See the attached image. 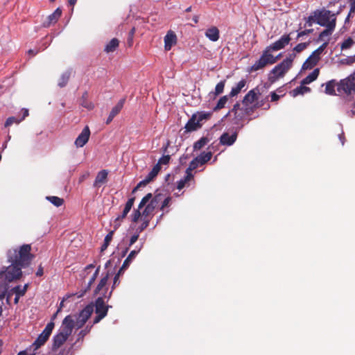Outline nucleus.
I'll use <instances>...</instances> for the list:
<instances>
[{"label":"nucleus","instance_id":"obj_45","mask_svg":"<svg viewBox=\"0 0 355 355\" xmlns=\"http://www.w3.org/2000/svg\"><path fill=\"white\" fill-rule=\"evenodd\" d=\"M316 19H317V17L315 16V14H313V12H312V15H311L310 16H309L307 17H304V20H305L304 27L312 26L313 23H316Z\"/></svg>","mask_w":355,"mask_h":355},{"label":"nucleus","instance_id":"obj_51","mask_svg":"<svg viewBox=\"0 0 355 355\" xmlns=\"http://www.w3.org/2000/svg\"><path fill=\"white\" fill-rule=\"evenodd\" d=\"M354 44V41L352 40V38L348 37L347 39L345 40L341 44V49H348L351 48Z\"/></svg>","mask_w":355,"mask_h":355},{"label":"nucleus","instance_id":"obj_52","mask_svg":"<svg viewBox=\"0 0 355 355\" xmlns=\"http://www.w3.org/2000/svg\"><path fill=\"white\" fill-rule=\"evenodd\" d=\"M152 198V193H149L146 194L141 200L140 203L139 204V209H142L144 206L147 205V203L150 201V200Z\"/></svg>","mask_w":355,"mask_h":355},{"label":"nucleus","instance_id":"obj_54","mask_svg":"<svg viewBox=\"0 0 355 355\" xmlns=\"http://www.w3.org/2000/svg\"><path fill=\"white\" fill-rule=\"evenodd\" d=\"M161 198H162V194L159 193V194L155 195L154 196V198L152 197L148 205L153 206V208L155 209L156 207L157 206L159 200H161Z\"/></svg>","mask_w":355,"mask_h":355},{"label":"nucleus","instance_id":"obj_62","mask_svg":"<svg viewBox=\"0 0 355 355\" xmlns=\"http://www.w3.org/2000/svg\"><path fill=\"white\" fill-rule=\"evenodd\" d=\"M138 238H139V234L132 235L130 239V243H129L128 247L130 248L131 245H132L138 240Z\"/></svg>","mask_w":355,"mask_h":355},{"label":"nucleus","instance_id":"obj_39","mask_svg":"<svg viewBox=\"0 0 355 355\" xmlns=\"http://www.w3.org/2000/svg\"><path fill=\"white\" fill-rule=\"evenodd\" d=\"M125 99H121L117 104L112 109L110 113L114 114L115 116L121 112L122 110L123 105L125 103Z\"/></svg>","mask_w":355,"mask_h":355},{"label":"nucleus","instance_id":"obj_15","mask_svg":"<svg viewBox=\"0 0 355 355\" xmlns=\"http://www.w3.org/2000/svg\"><path fill=\"white\" fill-rule=\"evenodd\" d=\"M202 127V124L197 119V114H193L186 123L184 128L185 132L196 131Z\"/></svg>","mask_w":355,"mask_h":355},{"label":"nucleus","instance_id":"obj_14","mask_svg":"<svg viewBox=\"0 0 355 355\" xmlns=\"http://www.w3.org/2000/svg\"><path fill=\"white\" fill-rule=\"evenodd\" d=\"M69 336V335L62 331L55 335L53 339L52 349L56 350L61 347L66 342Z\"/></svg>","mask_w":355,"mask_h":355},{"label":"nucleus","instance_id":"obj_31","mask_svg":"<svg viewBox=\"0 0 355 355\" xmlns=\"http://www.w3.org/2000/svg\"><path fill=\"white\" fill-rule=\"evenodd\" d=\"M211 152H202L200 155L196 157V161H198L200 165H203L211 159Z\"/></svg>","mask_w":355,"mask_h":355},{"label":"nucleus","instance_id":"obj_23","mask_svg":"<svg viewBox=\"0 0 355 355\" xmlns=\"http://www.w3.org/2000/svg\"><path fill=\"white\" fill-rule=\"evenodd\" d=\"M100 269H101V266H98L96 270L94 271V272L92 274V275L91 276V277L89 278V282L87 283V285L86 286V288H85L84 291H83L81 292V293L78 295V297H83L88 291L90 290L91 288V286L93 284V283L95 282L96 279L97 278V277L99 275V272H100Z\"/></svg>","mask_w":355,"mask_h":355},{"label":"nucleus","instance_id":"obj_6","mask_svg":"<svg viewBox=\"0 0 355 355\" xmlns=\"http://www.w3.org/2000/svg\"><path fill=\"white\" fill-rule=\"evenodd\" d=\"M94 306L96 316L94 319V324L98 323L102 319H103L107 315L108 309L109 308L111 307V306L105 304L103 297H98L95 300L94 307Z\"/></svg>","mask_w":355,"mask_h":355},{"label":"nucleus","instance_id":"obj_49","mask_svg":"<svg viewBox=\"0 0 355 355\" xmlns=\"http://www.w3.org/2000/svg\"><path fill=\"white\" fill-rule=\"evenodd\" d=\"M196 114H197V119L200 123H201V121H202L203 120L209 119L211 115V112H200Z\"/></svg>","mask_w":355,"mask_h":355},{"label":"nucleus","instance_id":"obj_47","mask_svg":"<svg viewBox=\"0 0 355 355\" xmlns=\"http://www.w3.org/2000/svg\"><path fill=\"white\" fill-rule=\"evenodd\" d=\"M310 42H311L309 41L308 42H302V43L297 44L293 48V51H295V53H301L302 51L305 50L309 46Z\"/></svg>","mask_w":355,"mask_h":355},{"label":"nucleus","instance_id":"obj_12","mask_svg":"<svg viewBox=\"0 0 355 355\" xmlns=\"http://www.w3.org/2000/svg\"><path fill=\"white\" fill-rule=\"evenodd\" d=\"M260 94V89L259 87H256L255 88L250 90L244 96L243 99V104L245 105H248L252 104L258 100L259 95Z\"/></svg>","mask_w":355,"mask_h":355},{"label":"nucleus","instance_id":"obj_55","mask_svg":"<svg viewBox=\"0 0 355 355\" xmlns=\"http://www.w3.org/2000/svg\"><path fill=\"white\" fill-rule=\"evenodd\" d=\"M21 121L20 119H18L17 118L15 117V116H10V117H8L6 122H5V127H9L11 125H12L13 123H19Z\"/></svg>","mask_w":355,"mask_h":355},{"label":"nucleus","instance_id":"obj_29","mask_svg":"<svg viewBox=\"0 0 355 355\" xmlns=\"http://www.w3.org/2000/svg\"><path fill=\"white\" fill-rule=\"evenodd\" d=\"M88 93L85 92L80 98V105L89 110H92L94 108V105L92 102L87 100Z\"/></svg>","mask_w":355,"mask_h":355},{"label":"nucleus","instance_id":"obj_7","mask_svg":"<svg viewBox=\"0 0 355 355\" xmlns=\"http://www.w3.org/2000/svg\"><path fill=\"white\" fill-rule=\"evenodd\" d=\"M55 324L53 322H49L45 327L44 329L42 332L37 336L35 342L33 343V346L34 349H37L42 345L45 344V343L49 338L52 331L54 328Z\"/></svg>","mask_w":355,"mask_h":355},{"label":"nucleus","instance_id":"obj_27","mask_svg":"<svg viewBox=\"0 0 355 355\" xmlns=\"http://www.w3.org/2000/svg\"><path fill=\"white\" fill-rule=\"evenodd\" d=\"M246 85V80L245 79H242L240 80L237 85L232 88V90L229 94L230 97H234L236 95H238L242 89Z\"/></svg>","mask_w":355,"mask_h":355},{"label":"nucleus","instance_id":"obj_25","mask_svg":"<svg viewBox=\"0 0 355 355\" xmlns=\"http://www.w3.org/2000/svg\"><path fill=\"white\" fill-rule=\"evenodd\" d=\"M326 28L324 30H323L320 34H319V36L317 39V42H320V41H322V40H324V38L326 37H329L330 36L334 31L335 30V28L336 26H334V24H330L329 26H325Z\"/></svg>","mask_w":355,"mask_h":355},{"label":"nucleus","instance_id":"obj_2","mask_svg":"<svg viewBox=\"0 0 355 355\" xmlns=\"http://www.w3.org/2000/svg\"><path fill=\"white\" fill-rule=\"evenodd\" d=\"M296 57V53H292L284 59L281 63L276 65L270 71L268 76V80L270 83H274L279 78H282L291 68L293 62Z\"/></svg>","mask_w":355,"mask_h":355},{"label":"nucleus","instance_id":"obj_28","mask_svg":"<svg viewBox=\"0 0 355 355\" xmlns=\"http://www.w3.org/2000/svg\"><path fill=\"white\" fill-rule=\"evenodd\" d=\"M71 70H67L62 73L58 80V85L60 87H64L67 85L71 77Z\"/></svg>","mask_w":355,"mask_h":355},{"label":"nucleus","instance_id":"obj_50","mask_svg":"<svg viewBox=\"0 0 355 355\" xmlns=\"http://www.w3.org/2000/svg\"><path fill=\"white\" fill-rule=\"evenodd\" d=\"M200 165V164L198 163V161H196V158L193 159L189 164V167L187 168L186 170V174L189 175V174H192L191 173V171L195 170L196 168H197L198 167V166Z\"/></svg>","mask_w":355,"mask_h":355},{"label":"nucleus","instance_id":"obj_30","mask_svg":"<svg viewBox=\"0 0 355 355\" xmlns=\"http://www.w3.org/2000/svg\"><path fill=\"white\" fill-rule=\"evenodd\" d=\"M319 73V69H315L309 75L302 80V85H308L316 80Z\"/></svg>","mask_w":355,"mask_h":355},{"label":"nucleus","instance_id":"obj_4","mask_svg":"<svg viewBox=\"0 0 355 355\" xmlns=\"http://www.w3.org/2000/svg\"><path fill=\"white\" fill-rule=\"evenodd\" d=\"M337 95H350L355 93V74L341 80L337 84Z\"/></svg>","mask_w":355,"mask_h":355},{"label":"nucleus","instance_id":"obj_35","mask_svg":"<svg viewBox=\"0 0 355 355\" xmlns=\"http://www.w3.org/2000/svg\"><path fill=\"white\" fill-rule=\"evenodd\" d=\"M306 85H301L299 87H297L293 90V96H296L300 94H304L305 93L309 92L311 89L306 86Z\"/></svg>","mask_w":355,"mask_h":355},{"label":"nucleus","instance_id":"obj_3","mask_svg":"<svg viewBox=\"0 0 355 355\" xmlns=\"http://www.w3.org/2000/svg\"><path fill=\"white\" fill-rule=\"evenodd\" d=\"M317 17L316 24L321 26H329L330 24L336 25V14L332 13L331 11L324 8L318 9L313 11Z\"/></svg>","mask_w":355,"mask_h":355},{"label":"nucleus","instance_id":"obj_38","mask_svg":"<svg viewBox=\"0 0 355 355\" xmlns=\"http://www.w3.org/2000/svg\"><path fill=\"white\" fill-rule=\"evenodd\" d=\"M46 200L57 207H60L64 204V200L58 196H47Z\"/></svg>","mask_w":355,"mask_h":355},{"label":"nucleus","instance_id":"obj_8","mask_svg":"<svg viewBox=\"0 0 355 355\" xmlns=\"http://www.w3.org/2000/svg\"><path fill=\"white\" fill-rule=\"evenodd\" d=\"M135 200V197H132V198H130L128 199V200L127 201V202L125 205V207L123 210L122 214L121 215L118 216L114 222V230H117L119 228V227L121 225V221L127 216L128 214L129 213L132 207L134 205Z\"/></svg>","mask_w":355,"mask_h":355},{"label":"nucleus","instance_id":"obj_59","mask_svg":"<svg viewBox=\"0 0 355 355\" xmlns=\"http://www.w3.org/2000/svg\"><path fill=\"white\" fill-rule=\"evenodd\" d=\"M313 32V28H310V29H305L304 31H298L297 32V40L300 39V37L304 36V35H309L310 33H312Z\"/></svg>","mask_w":355,"mask_h":355},{"label":"nucleus","instance_id":"obj_13","mask_svg":"<svg viewBox=\"0 0 355 355\" xmlns=\"http://www.w3.org/2000/svg\"><path fill=\"white\" fill-rule=\"evenodd\" d=\"M74 327L75 321L73 320L72 316L70 315L66 316L62 321L61 331L70 336Z\"/></svg>","mask_w":355,"mask_h":355},{"label":"nucleus","instance_id":"obj_40","mask_svg":"<svg viewBox=\"0 0 355 355\" xmlns=\"http://www.w3.org/2000/svg\"><path fill=\"white\" fill-rule=\"evenodd\" d=\"M209 142V139L207 137H202L198 141H196L193 144V149L200 150Z\"/></svg>","mask_w":355,"mask_h":355},{"label":"nucleus","instance_id":"obj_63","mask_svg":"<svg viewBox=\"0 0 355 355\" xmlns=\"http://www.w3.org/2000/svg\"><path fill=\"white\" fill-rule=\"evenodd\" d=\"M171 200V197L166 198L162 204L161 209H164V207H168Z\"/></svg>","mask_w":355,"mask_h":355},{"label":"nucleus","instance_id":"obj_48","mask_svg":"<svg viewBox=\"0 0 355 355\" xmlns=\"http://www.w3.org/2000/svg\"><path fill=\"white\" fill-rule=\"evenodd\" d=\"M225 80H221L220 82H219L216 85L215 92H214V94L216 96H218L223 92V90L225 88Z\"/></svg>","mask_w":355,"mask_h":355},{"label":"nucleus","instance_id":"obj_10","mask_svg":"<svg viewBox=\"0 0 355 355\" xmlns=\"http://www.w3.org/2000/svg\"><path fill=\"white\" fill-rule=\"evenodd\" d=\"M109 277H110V274L107 272V274L101 279L100 282H98V285L96 286V287L95 288V289L94 291V295L96 296L98 295H102L103 297H107L106 293H107V291L108 289L107 284Z\"/></svg>","mask_w":355,"mask_h":355},{"label":"nucleus","instance_id":"obj_20","mask_svg":"<svg viewBox=\"0 0 355 355\" xmlns=\"http://www.w3.org/2000/svg\"><path fill=\"white\" fill-rule=\"evenodd\" d=\"M205 35L211 42H216L220 37V32L216 26L207 28Z\"/></svg>","mask_w":355,"mask_h":355},{"label":"nucleus","instance_id":"obj_17","mask_svg":"<svg viewBox=\"0 0 355 355\" xmlns=\"http://www.w3.org/2000/svg\"><path fill=\"white\" fill-rule=\"evenodd\" d=\"M237 139V132H234L231 135L227 132H224L220 137V143L224 146H232Z\"/></svg>","mask_w":355,"mask_h":355},{"label":"nucleus","instance_id":"obj_43","mask_svg":"<svg viewBox=\"0 0 355 355\" xmlns=\"http://www.w3.org/2000/svg\"><path fill=\"white\" fill-rule=\"evenodd\" d=\"M328 44H329V40L327 42H324L322 45H320L314 51H313L312 54L313 55H315L316 57H319L320 58L321 54L323 53L324 49L327 47Z\"/></svg>","mask_w":355,"mask_h":355},{"label":"nucleus","instance_id":"obj_19","mask_svg":"<svg viewBox=\"0 0 355 355\" xmlns=\"http://www.w3.org/2000/svg\"><path fill=\"white\" fill-rule=\"evenodd\" d=\"M94 311V304L92 303L87 305L79 313L78 318L82 319L83 322H87Z\"/></svg>","mask_w":355,"mask_h":355},{"label":"nucleus","instance_id":"obj_16","mask_svg":"<svg viewBox=\"0 0 355 355\" xmlns=\"http://www.w3.org/2000/svg\"><path fill=\"white\" fill-rule=\"evenodd\" d=\"M177 43V36L172 31H168L164 37V49L170 51L173 46Z\"/></svg>","mask_w":355,"mask_h":355},{"label":"nucleus","instance_id":"obj_37","mask_svg":"<svg viewBox=\"0 0 355 355\" xmlns=\"http://www.w3.org/2000/svg\"><path fill=\"white\" fill-rule=\"evenodd\" d=\"M161 170V166L155 165L150 172L147 175L146 178L150 182L158 175Z\"/></svg>","mask_w":355,"mask_h":355},{"label":"nucleus","instance_id":"obj_41","mask_svg":"<svg viewBox=\"0 0 355 355\" xmlns=\"http://www.w3.org/2000/svg\"><path fill=\"white\" fill-rule=\"evenodd\" d=\"M28 286V284H25L23 286V288H21L20 286H17L14 287L11 290V291L15 293V294H17V295L24 296L27 291Z\"/></svg>","mask_w":355,"mask_h":355},{"label":"nucleus","instance_id":"obj_44","mask_svg":"<svg viewBox=\"0 0 355 355\" xmlns=\"http://www.w3.org/2000/svg\"><path fill=\"white\" fill-rule=\"evenodd\" d=\"M227 96H223L218 100L216 105L214 108V110L217 111V110H219L225 107V104L227 103Z\"/></svg>","mask_w":355,"mask_h":355},{"label":"nucleus","instance_id":"obj_42","mask_svg":"<svg viewBox=\"0 0 355 355\" xmlns=\"http://www.w3.org/2000/svg\"><path fill=\"white\" fill-rule=\"evenodd\" d=\"M193 178L192 174H186V175L184 177V178L181 179L178 182V187L177 188L179 190H181L185 187V184L187 182L190 181Z\"/></svg>","mask_w":355,"mask_h":355},{"label":"nucleus","instance_id":"obj_61","mask_svg":"<svg viewBox=\"0 0 355 355\" xmlns=\"http://www.w3.org/2000/svg\"><path fill=\"white\" fill-rule=\"evenodd\" d=\"M95 268V266L94 263H91V264H89L87 265L85 269H84V275H83V277H86V275L88 274L89 272V270H91V269H93Z\"/></svg>","mask_w":355,"mask_h":355},{"label":"nucleus","instance_id":"obj_11","mask_svg":"<svg viewBox=\"0 0 355 355\" xmlns=\"http://www.w3.org/2000/svg\"><path fill=\"white\" fill-rule=\"evenodd\" d=\"M90 137V130L86 125L75 140L74 144L78 148L83 147L89 141Z\"/></svg>","mask_w":355,"mask_h":355},{"label":"nucleus","instance_id":"obj_53","mask_svg":"<svg viewBox=\"0 0 355 355\" xmlns=\"http://www.w3.org/2000/svg\"><path fill=\"white\" fill-rule=\"evenodd\" d=\"M171 159V156L167 155H163L162 157H160L157 162V163L155 164L156 166H161V165H166L169 163Z\"/></svg>","mask_w":355,"mask_h":355},{"label":"nucleus","instance_id":"obj_36","mask_svg":"<svg viewBox=\"0 0 355 355\" xmlns=\"http://www.w3.org/2000/svg\"><path fill=\"white\" fill-rule=\"evenodd\" d=\"M267 101H268V97H266V98L262 99L261 101L257 100V101H256V103L254 105L253 107L255 109L263 107V110H268L270 109V105L269 103H267Z\"/></svg>","mask_w":355,"mask_h":355},{"label":"nucleus","instance_id":"obj_57","mask_svg":"<svg viewBox=\"0 0 355 355\" xmlns=\"http://www.w3.org/2000/svg\"><path fill=\"white\" fill-rule=\"evenodd\" d=\"M150 182L145 178L144 180L140 181L137 185L133 189L132 193H135L137 190H138L140 187H146Z\"/></svg>","mask_w":355,"mask_h":355},{"label":"nucleus","instance_id":"obj_5","mask_svg":"<svg viewBox=\"0 0 355 355\" xmlns=\"http://www.w3.org/2000/svg\"><path fill=\"white\" fill-rule=\"evenodd\" d=\"M280 55L274 57L270 51L266 48L260 58L251 67V71H256L264 68L268 64H272L277 62Z\"/></svg>","mask_w":355,"mask_h":355},{"label":"nucleus","instance_id":"obj_1","mask_svg":"<svg viewBox=\"0 0 355 355\" xmlns=\"http://www.w3.org/2000/svg\"><path fill=\"white\" fill-rule=\"evenodd\" d=\"M31 246L28 244L22 245L19 250H8L7 257L11 265L3 268L0 272V286L19 279L22 275L21 268L28 266L33 258L31 254Z\"/></svg>","mask_w":355,"mask_h":355},{"label":"nucleus","instance_id":"obj_46","mask_svg":"<svg viewBox=\"0 0 355 355\" xmlns=\"http://www.w3.org/2000/svg\"><path fill=\"white\" fill-rule=\"evenodd\" d=\"M93 324L92 325H87L86 327L81 330L78 335V341L79 340H83L85 336L89 333V331H91V329L92 327Z\"/></svg>","mask_w":355,"mask_h":355},{"label":"nucleus","instance_id":"obj_32","mask_svg":"<svg viewBox=\"0 0 355 355\" xmlns=\"http://www.w3.org/2000/svg\"><path fill=\"white\" fill-rule=\"evenodd\" d=\"M338 83L335 80H331L326 83L325 92L329 95H336L335 87H337Z\"/></svg>","mask_w":355,"mask_h":355},{"label":"nucleus","instance_id":"obj_64","mask_svg":"<svg viewBox=\"0 0 355 355\" xmlns=\"http://www.w3.org/2000/svg\"><path fill=\"white\" fill-rule=\"evenodd\" d=\"M270 96L272 102L277 101L280 98V96L278 94H277L275 92H271Z\"/></svg>","mask_w":355,"mask_h":355},{"label":"nucleus","instance_id":"obj_22","mask_svg":"<svg viewBox=\"0 0 355 355\" xmlns=\"http://www.w3.org/2000/svg\"><path fill=\"white\" fill-rule=\"evenodd\" d=\"M108 173L106 170H101L99 171L96 177L94 182V187H99L107 181Z\"/></svg>","mask_w":355,"mask_h":355},{"label":"nucleus","instance_id":"obj_56","mask_svg":"<svg viewBox=\"0 0 355 355\" xmlns=\"http://www.w3.org/2000/svg\"><path fill=\"white\" fill-rule=\"evenodd\" d=\"M142 220H143L142 224L137 229L139 232H141L142 231H144L149 225V223L150 221V219H147L145 218H142Z\"/></svg>","mask_w":355,"mask_h":355},{"label":"nucleus","instance_id":"obj_18","mask_svg":"<svg viewBox=\"0 0 355 355\" xmlns=\"http://www.w3.org/2000/svg\"><path fill=\"white\" fill-rule=\"evenodd\" d=\"M62 15V10L58 8L52 14L49 15L46 21L43 23L44 27H49L51 24H55Z\"/></svg>","mask_w":355,"mask_h":355},{"label":"nucleus","instance_id":"obj_26","mask_svg":"<svg viewBox=\"0 0 355 355\" xmlns=\"http://www.w3.org/2000/svg\"><path fill=\"white\" fill-rule=\"evenodd\" d=\"M119 45V40L116 38H113L105 46L104 51L107 53L114 52L118 48Z\"/></svg>","mask_w":355,"mask_h":355},{"label":"nucleus","instance_id":"obj_58","mask_svg":"<svg viewBox=\"0 0 355 355\" xmlns=\"http://www.w3.org/2000/svg\"><path fill=\"white\" fill-rule=\"evenodd\" d=\"M141 216L142 217V214L140 212V209H139V208L137 209H135L132 215V222L136 223Z\"/></svg>","mask_w":355,"mask_h":355},{"label":"nucleus","instance_id":"obj_60","mask_svg":"<svg viewBox=\"0 0 355 355\" xmlns=\"http://www.w3.org/2000/svg\"><path fill=\"white\" fill-rule=\"evenodd\" d=\"M86 322H83V320L82 319H80L79 318H77L76 321L75 322V327L77 329L82 328Z\"/></svg>","mask_w":355,"mask_h":355},{"label":"nucleus","instance_id":"obj_21","mask_svg":"<svg viewBox=\"0 0 355 355\" xmlns=\"http://www.w3.org/2000/svg\"><path fill=\"white\" fill-rule=\"evenodd\" d=\"M320 58L313 55L312 53L309 55V57L305 60V62L302 64V69H311L315 66L317 65L318 62L320 61Z\"/></svg>","mask_w":355,"mask_h":355},{"label":"nucleus","instance_id":"obj_24","mask_svg":"<svg viewBox=\"0 0 355 355\" xmlns=\"http://www.w3.org/2000/svg\"><path fill=\"white\" fill-rule=\"evenodd\" d=\"M142 246L143 244H141V246L137 250H133L130 252L128 257L125 259L122 264V269H127L128 268L132 261L135 259V257L141 250Z\"/></svg>","mask_w":355,"mask_h":355},{"label":"nucleus","instance_id":"obj_34","mask_svg":"<svg viewBox=\"0 0 355 355\" xmlns=\"http://www.w3.org/2000/svg\"><path fill=\"white\" fill-rule=\"evenodd\" d=\"M155 209L153 206L149 205L148 204L146 206L145 209L142 211V218H145L147 219L151 220L153 216V211Z\"/></svg>","mask_w":355,"mask_h":355},{"label":"nucleus","instance_id":"obj_33","mask_svg":"<svg viewBox=\"0 0 355 355\" xmlns=\"http://www.w3.org/2000/svg\"><path fill=\"white\" fill-rule=\"evenodd\" d=\"M116 230L114 229V230H112L110 231L105 237L104 239V242H103V244L101 245V252H103L105 251L107 247L109 246L112 239V237H113V234H114V232Z\"/></svg>","mask_w":355,"mask_h":355},{"label":"nucleus","instance_id":"obj_9","mask_svg":"<svg viewBox=\"0 0 355 355\" xmlns=\"http://www.w3.org/2000/svg\"><path fill=\"white\" fill-rule=\"evenodd\" d=\"M291 38L290 34L283 35L277 41L272 43L271 45L266 48L270 51H279L284 49L287 44H289Z\"/></svg>","mask_w":355,"mask_h":355}]
</instances>
